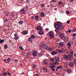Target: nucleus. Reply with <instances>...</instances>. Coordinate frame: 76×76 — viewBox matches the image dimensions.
I'll use <instances>...</instances> for the list:
<instances>
[{"label": "nucleus", "mask_w": 76, "mask_h": 76, "mask_svg": "<svg viewBox=\"0 0 76 76\" xmlns=\"http://www.w3.org/2000/svg\"><path fill=\"white\" fill-rule=\"evenodd\" d=\"M62 25V24L61 22H58L56 24V23H54V26L55 28H57L56 30H55L56 33H58L60 32V30H62L64 28V26L62 25Z\"/></svg>", "instance_id": "nucleus-1"}, {"label": "nucleus", "mask_w": 76, "mask_h": 76, "mask_svg": "<svg viewBox=\"0 0 76 76\" xmlns=\"http://www.w3.org/2000/svg\"><path fill=\"white\" fill-rule=\"evenodd\" d=\"M40 45L42 47L43 46L44 48L47 50H51V48H50V47L48 46H47L46 45H43L42 43H40Z\"/></svg>", "instance_id": "nucleus-2"}, {"label": "nucleus", "mask_w": 76, "mask_h": 76, "mask_svg": "<svg viewBox=\"0 0 76 76\" xmlns=\"http://www.w3.org/2000/svg\"><path fill=\"white\" fill-rule=\"evenodd\" d=\"M57 51H58V53H64L65 51V49L64 48H62L61 50H57Z\"/></svg>", "instance_id": "nucleus-3"}, {"label": "nucleus", "mask_w": 76, "mask_h": 76, "mask_svg": "<svg viewBox=\"0 0 76 76\" xmlns=\"http://www.w3.org/2000/svg\"><path fill=\"white\" fill-rule=\"evenodd\" d=\"M48 59H45L43 61V63H44V64H45V65H47L48 64V63L49 61Z\"/></svg>", "instance_id": "nucleus-4"}, {"label": "nucleus", "mask_w": 76, "mask_h": 76, "mask_svg": "<svg viewBox=\"0 0 76 76\" xmlns=\"http://www.w3.org/2000/svg\"><path fill=\"white\" fill-rule=\"evenodd\" d=\"M28 34V31L26 30H24L22 33V35H27Z\"/></svg>", "instance_id": "nucleus-5"}, {"label": "nucleus", "mask_w": 76, "mask_h": 76, "mask_svg": "<svg viewBox=\"0 0 76 76\" xmlns=\"http://www.w3.org/2000/svg\"><path fill=\"white\" fill-rule=\"evenodd\" d=\"M50 66L51 68V69H53V68H55L56 67V66L54 65V64L53 63H51L50 64Z\"/></svg>", "instance_id": "nucleus-6"}, {"label": "nucleus", "mask_w": 76, "mask_h": 76, "mask_svg": "<svg viewBox=\"0 0 76 76\" xmlns=\"http://www.w3.org/2000/svg\"><path fill=\"white\" fill-rule=\"evenodd\" d=\"M37 53L36 51H34L33 53V57H37Z\"/></svg>", "instance_id": "nucleus-7"}, {"label": "nucleus", "mask_w": 76, "mask_h": 76, "mask_svg": "<svg viewBox=\"0 0 76 76\" xmlns=\"http://www.w3.org/2000/svg\"><path fill=\"white\" fill-rule=\"evenodd\" d=\"M48 34L49 35H54V33L53 31H50L48 33Z\"/></svg>", "instance_id": "nucleus-8"}, {"label": "nucleus", "mask_w": 76, "mask_h": 76, "mask_svg": "<svg viewBox=\"0 0 76 76\" xmlns=\"http://www.w3.org/2000/svg\"><path fill=\"white\" fill-rule=\"evenodd\" d=\"M59 46L63 47L64 45V43L62 42H60L59 43Z\"/></svg>", "instance_id": "nucleus-9"}, {"label": "nucleus", "mask_w": 76, "mask_h": 76, "mask_svg": "<svg viewBox=\"0 0 76 76\" xmlns=\"http://www.w3.org/2000/svg\"><path fill=\"white\" fill-rule=\"evenodd\" d=\"M57 52L56 51H54L52 52L51 53L52 55L53 56H54V55H56V54H57Z\"/></svg>", "instance_id": "nucleus-10"}, {"label": "nucleus", "mask_w": 76, "mask_h": 76, "mask_svg": "<svg viewBox=\"0 0 76 76\" xmlns=\"http://www.w3.org/2000/svg\"><path fill=\"white\" fill-rule=\"evenodd\" d=\"M26 12V11L24 10V9H23L21 10V13L22 14H24V13H25Z\"/></svg>", "instance_id": "nucleus-11"}, {"label": "nucleus", "mask_w": 76, "mask_h": 76, "mask_svg": "<svg viewBox=\"0 0 76 76\" xmlns=\"http://www.w3.org/2000/svg\"><path fill=\"white\" fill-rule=\"evenodd\" d=\"M37 29L38 31H40V30H42V28L40 26H38L37 28Z\"/></svg>", "instance_id": "nucleus-12"}, {"label": "nucleus", "mask_w": 76, "mask_h": 76, "mask_svg": "<svg viewBox=\"0 0 76 76\" xmlns=\"http://www.w3.org/2000/svg\"><path fill=\"white\" fill-rule=\"evenodd\" d=\"M68 40V37H65L64 39V41L65 42H66Z\"/></svg>", "instance_id": "nucleus-13"}, {"label": "nucleus", "mask_w": 76, "mask_h": 76, "mask_svg": "<svg viewBox=\"0 0 76 76\" xmlns=\"http://www.w3.org/2000/svg\"><path fill=\"white\" fill-rule=\"evenodd\" d=\"M69 66L72 67L73 66H74V63L72 62H70L69 63Z\"/></svg>", "instance_id": "nucleus-14"}, {"label": "nucleus", "mask_w": 76, "mask_h": 76, "mask_svg": "<svg viewBox=\"0 0 76 76\" xmlns=\"http://www.w3.org/2000/svg\"><path fill=\"white\" fill-rule=\"evenodd\" d=\"M70 53L71 56H73V50L71 49L70 50Z\"/></svg>", "instance_id": "nucleus-15"}, {"label": "nucleus", "mask_w": 76, "mask_h": 76, "mask_svg": "<svg viewBox=\"0 0 76 76\" xmlns=\"http://www.w3.org/2000/svg\"><path fill=\"white\" fill-rule=\"evenodd\" d=\"M60 37L61 38H63L64 37V34H61L60 35Z\"/></svg>", "instance_id": "nucleus-16"}, {"label": "nucleus", "mask_w": 76, "mask_h": 76, "mask_svg": "<svg viewBox=\"0 0 76 76\" xmlns=\"http://www.w3.org/2000/svg\"><path fill=\"white\" fill-rule=\"evenodd\" d=\"M67 45L69 49H70V48H71V44H70V43H68V44H67Z\"/></svg>", "instance_id": "nucleus-17"}, {"label": "nucleus", "mask_w": 76, "mask_h": 76, "mask_svg": "<svg viewBox=\"0 0 76 76\" xmlns=\"http://www.w3.org/2000/svg\"><path fill=\"white\" fill-rule=\"evenodd\" d=\"M50 39H53L54 38V34H53V35H50Z\"/></svg>", "instance_id": "nucleus-18"}, {"label": "nucleus", "mask_w": 76, "mask_h": 76, "mask_svg": "<svg viewBox=\"0 0 76 76\" xmlns=\"http://www.w3.org/2000/svg\"><path fill=\"white\" fill-rule=\"evenodd\" d=\"M41 15L42 17L44 18V16H45V14L43 12H42L41 13Z\"/></svg>", "instance_id": "nucleus-19"}, {"label": "nucleus", "mask_w": 76, "mask_h": 76, "mask_svg": "<svg viewBox=\"0 0 76 76\" xmlns=\"http://www.w3.org/2000/svg\"><path fill=\"white\" fill-rule=\"evenodd\" d=\"M22 4V2H20V1H19L18 2V3H17V5H18V6H21V5Z\"/></svg>", "instance_id": "nucleus-20"}, {"label": "nucleus", "mask_w": 76, "mask_h": 76, "mask_svg": "<svg viewBox=\"0 0 76 76\" xmlns=\"http://www.w3.org/2000/svg\"><path fill=\"white\" fill-rule=\"evenodd\" d=\"M35 18L36 20H38V19H39V17L38 16H37L35 17Z\"/></svg>", "instance_id": "nucleus-21"}, {"label": "nucleus", "mask_w": 76, "mask_h": 76, "mask_svg": "<svg viewBox=\"0 0 76 76\" xmlns=\"http://www.w3.org/2000/svg\"><path fill=\"white\" fill-rule=\"evenodd\" d=\"M66 71L68 73H70L71 72H72V71L70 69H67Z\"/></svg>", "instance_id": "nucleus-22"}, {"label": "nucleus", "mask_w": 76, "mask_h": 76, "mask_svg": "<svg viewBox=\"0 0 76 76\" xmlns=\"http://www.w3.org/2000/svg\"><path fill=\"white\" fill-rule=\"evenodd\" d=\"M23 23L22 20L18 22V24H19V25H22Z\"/></svg>", "instance_id": "nucleus-23"}, {"label": "nucleus", "mask_w": 76, "mask_h": 76, "mask_svg": "<svg viewBox=\"0 0 76 76\" xmlns=\"http://www.w3.org/2000/svg\"><path fill=\"white\" fill-rule=\"evenodd\" d=\"M39 35H42L43 34V32L42 31H40L39 32Z\"/></svg>", "instance_id": "nucleus-24"}, {"label": "nucleus", "mask_w": 76, "mask_h": 76, "mask_svg": "<svg viewBox=\"0 0 76 76\" xmlns=\"http://www.w3.org/2000/svg\"><path fill=\"white\" fill-rule=\"evenodd\" d=\"M31 37L32 39H35V36L34 35H31Z\"/></svg>", "instance_id": "nucleus-25"}, {"label": "nucleus", "mask_w": 76, "mask_h": 76, "mask_svg": "<svg viewBox=\"0 0 76 76\" xmlns=\"http://www.w3.org/2000/svg\"><path fill=\"white\" fill-rule=\"evenodd\" d=\"M37 67V65L34 64V65L33 66V69H35Z\"/></svg>", "instance_id": "nucleus-26"}, {"label": "nucleus", "mask_w": 76, "mask_h": 76, "mask_svg": "<svg viewBox=\"0 0 76 76\" xmlns=\"http://www.w3.org/2000/svg\"><path fill=\"white\" fill-rule=\"evenodd\" d=\"M32 40L33 39L31 37L28 39V41H30V42H32Z\"/></svg>", "instance_id": "nucleus-27"}, {"label": "nucleus", "mask_w": 76, "mask_h": 76, "mask_svg": "<svg viewBox=\"0 0 76 76\" xmlns=\"http://www.w3.org/2000/svg\"><path fill=\"white\" fill-rule=\"evenodd\" d=\"M4 47L5 49H7L8 48V47H7V44H6L4 45Z\"/></svg>", "instance_id": "nucleus-28"}, {"label": "nucleus", "mask_w": 76, "mask_h": 76, "mask_svg": "<svg viewBox=\"0 0 76 76\" xmlns=\"http://www.w3.org/2000/svg\"><path fill=\"white\" fill-rule=\"evenodd\" d=\"M63 68V66L62 65H60L59 66L57 67L58 69H62Z\"/></svg>", "instance_id": "nucleus-29"}, {"label": "nucleus", "mask_w": 76, "mask_h": 76, "mask_svg": "<svg viewBox=\"0 0 76 76\" xmlns=\"http://www.w3.org/2000/svg\"><path fill=\"white\" fill-rule=\"evenodd\" d=\"M64 57L65 59H67V56L66 55H64Z\"/></svg>", "instance_id": "nucleus-30"}, {"label": "nucleus", "mask_w": 76, "mask_h": 76, "mask_svg": "<svg viewBox=\"0 0 76 76\" xmlns=\"http://www.w3.org/2000/svg\"><path fill=\"white\" fill-rule=\"evenodd\" d=\"M59 58L58 57H56L55 58V60L56 61H59Z\"/></svg>", "instance_id": "nucleus-31"}, {"label": "nucleus", "mask_w": 76, "mask_h": 76, "mask_svg": "<svg viewBox=\"0 0 76 76\" xmlns=\"http://www.w3.org/2000/svg\"><path fill=\"white\" fill-rule=\"evenodd\" d=\"M50 60L51 62H54V59L52 58L50 59Z\"/></svg>", "instance_id": "nucleus-32"}, {"label": "nucleus", "mask_w": 76, "mask_h": 76, "mask_svg": "<svg viewBox=\"0 0 76 76\" xmlns=\"http://www.w3.org/2000/svg\"><path fill=\"white\" fill-rule=\"evenodd\" d=\"M43 70L44 71H47V68H45V67H44L43 68Z\"/></svg>", "instance_id": "nucleus-33"}, {"label": "nucleus", "mask_w": 76, "mask_h": 76, "mask_svg": "<svg viewBox=\"0 0 76 76\" xmlns=\"http://www.w3.org/2000/svg\"><path fill=\"white\" fill-rule=\"evenodd\" d=\"M67 58H72V56H71L69 55L67 56Z\"/></svg>", "instance_id": "nucleus-34"}, {"label": "nucleus", "mask_w": 76, "mask_h": 76, "mask_svg": "<svg viewBox=\"0 0 76 76\" xmlns=\"http://www.w3.org/2000/svg\"><path fill=\"white\" fill-rule=\"evenodd\" d=\"M14 39H15V40H18V39H19V37H18L17 36L16 37H15L14 38Z\"/></svg>", "instance_id": "nucleus-35"}, {"label": "nucleus", "mask_w": 76, "mask_h": 76, "mask_svg": "<svg viewBox=\"0 0 76 76\" xmlns=\"http://www.w3.org/2000/svg\"><path fill=\"white\" fill-rule=\"evenodd\" d=\"M4 22L5 23H6L7 22V19H5L4 20Z\"/></svg>", "instance_id": "nucleus-36"}, {"label": "nucleus", "mask_w": 76, "mask_h": 76, "mask_svg": "<svg viewBox=\"0 0 76 76\" xmlns=\"http://www.w3.org/2000/svg\"><path fill=\"white\" fill-rule=\"evenodd\" d=\"M19 48H20L21 50H24L23 48V47L22 46H20L19 47Z\"/></svg>", "instance_id": "nucleus-37"}, {"label": "nucleus", "mask_w": 76, "mask_h": 76, "mask_svg": "<svg viewBox=\"0 0 76 76\" xmlns=\"http://www.w3.org/2000/svg\"><path fill=\"white\" fill-rule=\"evenodd\" d=\"M29 56V53L28 52L26 54V56L28 57Z\"/></svg>", "instance_id": "nucleus-38"}, {"label": "nucleus", "mask_w": 76, "mask_h": 76, "mask_svg": "<svg viewBox=\"0 0 76 76\" xmlns=\"http://www.w3.org/2000/svg\"><path fill=\"white\" fill-rule=\"evenodd\" d=\"M45 31L46 32H48L49 31V29L48 28H46L45 29Z\"/></svg>", "instance_id": "nucleus-39"}, {"label": "nucleus", "mask_w": 76, "mask_h": 76, "mask_svg": "<svg viewBox=\"0 0 76 76\" xmlns=\"http://www.w3.org/2000/svg\"><path fill=\"white\" fill-rule=\"evenodd\" d=\"M3 74H4V76L7 75V73H6L5 72H4Z\"/></svg>", "instance_id": "nucleus-40"}, {"label": "nucleus", "mask_w": 76, "mask_h": 76, "mask_svg": "<svg viewBox=\"0 0 76 76\" xmlns=\"http://www.w3.org/2000/svg\"><path fill=\"white\" fill-rule=\"evenodd\" d=\"M38 56L39 57H41L42 56V54H39Z\"/></svg>", "instance_id": "nucleus-41"}, {"label": "nucleus", "mask_w": 76, "mask_h": 76, "mask_svg": "<svg viewBox=\"0 0 76 76\" xmlns=\"http://www.w3.org/2000/svg\"><path fill=\"white\" fill-rule=\"evenodd\" d=\"M59 5H62V4H63V3H62L61 1L59 2Z\"/></svg>", "instance_id": "nucleus-42"}, {"label": "nucleus", "mask_w": 76, "mask_h": 76, "mask_svg": "<svg viewBox=\"0 0 76 76\" xmlns=\"http://www.w3.org/2000/svg\"><path fill=\"white\" fill-rule=\"evenodd\" d=\"M7 61L8 62H9V61H10V58H8L7 59Z\"/></svg>", "instance_id": "nucleus-43"}, {"label": "nucleus", "mask_w": 76, "mask_h": 76, "mask_svg": "<svg viewBox=\"0 0 76 76\" xmlns=\"http://www.w3.org/2000/svg\"><path fill=\"white\" fill-rule=\"evenodd\" d=\"M66 12L67 14H69V13H70V11L69 10H67L66 11Z\"/></svg>", "instance_id": "nucleus-44"}, {"label": "nucleus", "mask_w": 76, "mask_h": 76, "mask_svg": "<svg viewBox=\"0 0 76 76\" xmlns=\"http://www.w3.org/2000/svg\"><path fill=\"white\" fill-rule=\"evenodd\" d=\"M7 73L8 75L9 76H11V74H10V73H9V72H7Z\"/></svg>", "instance_id": "nucleus-45"}, {"label": "nucleus", "mask_w": 76, "mask_h": 76, "mask_svg": "<svg viewBox=\"0 0 76 76\" xmlns=\"http://www.w3.org/2000/svg\"><path fill=\"white\" fill-rule=\"evenodd\" d=\"M25 9H26L27 10H28V7L27 5H26V6L25 7Z\"/></svg>", "instance_id": "nucleus-46"}, {"label": "nucleus", "mask_w": 76, "mask_h": 76, "mask_svg": "<svg viewBox=\"0 0 76 76\" xmlns=\"http://www.w3.org/2000/svg\"><path fill=\"white\" fill-rule=\"evenodd\" d=\"M59 62L58 61H56L55 63V64H58V63Z\"/></svg>", "instance_id": "nucleus-47"}, {"label": "nucleus", "mask_w": 76, "mask_h": 76, "mask_svg": "<svg viewBox=\"0 0 76 76\" xmlns=\"http://www.w3.org/2000/svg\"><path fill=\"white\" fill-rule=\"evenodd\" d=\"M70 20H68L67 21V23L68 24H69L70 23Z\"/></svg>", "instance_id": "nucleus-48"}, {"label": "nucleus", "mask_w": 76, "mask_h": 76, "mask_svg": "<svg viewBox=\"0 0 76 76\" xmlns=\"http://www.w3.org/2000/svg\"><path fill=\"white\" fill-rule=\"evenodd\" d=\"M72 36H73V37H75V36H76V34L75 33H74L73 34H72Z\"/></svg>", "instance_id": "nucleus-49"}, {"label": "nucleus", "mask_w": 76, "mask_h": 76, "mask_svg": "<svg viewBox=\"0 0 76 76\" xmlns=\"http://www.w3.org/2000/svg\"><path fill=\"white\" fill-rule=\"evenodd\" d=\"M15 63H17L18 62V60L16 59L14 60Z\"/></svg>", "instance_id": "nucleus-50"}, {"label": "nucleus", "mask_w": 76, "mask_h": 76, "mask_svg": "<svg viewBox=\"0 0 76 76\" xmlns=\"http://www.w3.org/2000/svg\"><path fill=\"white\" fill-rule=\"evenodd\" d=\"M14 37H18V36H17V34H14Z\"/></svg>", "instance_id": "nucleus-51"}, {"label": "nucleus", "mask_w": 76, "mask_h": 76, "mask_svg": "<svg viewBox=\"0 0 76 76\" xmlns=\"http://www.w3.org/2000/svg\"><path fill=\"white\" fill-rule=\"evenodd\" d=\"M72 32V30L71 29L69 30L68 31L69 33H70V32Z\"/></svg>", "instance_id": "nucleus-52"}, {"label": "nucleus", "mask_w": 76, "mask_h": 76, "mask_svg": "<svg viewBox=\"0 0 76 76\" xmlns=\"http://www.w3.org/2000/svg\"><path fill=\"white\" fill-rule=\"evenodd\" d=\"M45 5L44 4H41V6L42 7H44Z\"/></svg>", "instance_id": "nucleus-53"}, {"label": "nucleus", "mask_w": 76, "mask_h": 76, "mask_svg": "<svg viewBox=\"0 0 76 76\" xmlns=\"http://www.w3.org/2000/svg\"><path fill=\"white\" fill-rule=\"evenodd\" d=\"M52 71H53V72H55V69H52Z\"/></svg>", "instance_id": "nucleus-54"}, {"label": "nucleus", "mask_w": 76, "mask_h": 76, "mask_svg": "<svg viewBox=\"0 0 76 76\" xmlns=\"http://www.w3.org/2000/svg\"><path fill=\"white\" fill-rule=\"evenodd\" d=\"M34 16H31V19H34Z\"/></svg>", "instance_id": "nucleus-55"}, {"label": "nucleus", "mask_w": 76, "mask_h": 76, "mask_svg": "<svg viewBox=\"0 0 76 76\" xmlns=\"http://www.w3.org/2000/svg\"><path fill=\"white\" fill-rule=\"evenodd\" d=\"M34 76H39V75H38V74H36L34 75Z\"/></svg>", "instance_id": "nucleus-56"}, {"label": "nucleus", "mask_w": 76, "mask_h": 76, "mask_svg": "<svg viewBox=\"0 0 76 76\" xmlns=\"http://www.w3.org/2000/svg\"><path fill=\"white\" fill-rule=\"evenodd\" d=\"M13 74L14 75H16V72H13Z\"/></svg>", "instance_id": "nucleus-57"}, {"label": "nucleus", "mask_w": 76, "mask_h": 76, "mask_svg": "<svg viewBox=\"0 0 76 76\" xmlns=\"http://www.w3.org/2000/svg\"><path fill=\"white\" fill-rule=\"evenodd\" d=\"M9 12H7V13H6V16H7V15H9Z\"/></svg>", "instance_id": "nucleus-58"}, {"label": "nucleus", "mask_w": 76, "mask_h": 76, "mask_svg": "<svg viewBox=\"0 0 76 76\" xmlns=\"http://www.w3.org/2000/svg\"><path fill=\"white\" fill-rule=\"evenodd\" d=\"M26 3H28L29 2V0H26Z\"/></svg>", "instance_id": "nucleus-59"}, {"label": "nucleus", "mask_w": 76, "mask_h": 76, "mask_svg": "<svg viewBox=\"0 0 76 76\" xmlns=\"http://www.w3.org/2000/svg\"><path fill=\"white\" fill-rule=\"evenodd\" d=\"M70 2L72 3L73 2V0H72L70 1Z\"/></svg>", "instance_id": "nucleus-60"}, {"label": "nucleus", "mask_w": 76, "mask_h": 76, "mask_svg": "<svg viewBox=\"0 0 76 76\" xmlns=\"http://www.w3.org/2000/svg\"><path fill=\"white\" fill-rule=\"evenodd\" d=\"M46 56L47 57H50V56L49 55H48V54H47Z\"/></svg>", "instance_id": "nucleus-61"}, {"label": "nucleus", "mask_w": 76, "mask_h": 76, "mask_svg": "<svg viewBox=\"0 0 76 76\" xmlns=\"http://www.w3.org/2000/svg\"><path fill=\"white\" fill-rule=\"evenodd\" d=\"M72 31L73 32H75V31H76V30H75V29H73Z\"/></svg>", "instance_id": "nucleus-62"}, {"label": "nucleus", "mask_w": 76, "mask_h": 76, "mask_svg": "<svg viewBox=\"0 0 76 76\" xmlns=\"http://www.w3.org/2000/svg\"><path fill=\"white\" fill-rule=\"evenodd\" d=\"M2 75H3V74L0 73V76H2Z\"/></svg>", "instance_id": "nucleus-63"}, {"label": "nucleus", "mask_w": 76, "mask_h": 76, "mask_svg": "<svg viewBox=\"0 0 76 76\" xmlns=\"http://www.w3.org/2000/svg\"><path fill=\"white\" fill-rule=\"evenodd\" d=\"M74 56L75 57H76V54H74Z\"/></svg>", "instance_id": "nucleus-64"}]
</instances>
